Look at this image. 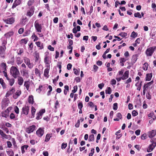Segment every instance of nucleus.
<instances>
[{
	"mask_svg": "<svg viewBox=\"0 0 156 156\" xmlns=\"http://www.w3.org/2000/svg\"><path fill=\"white\" fill-rule=\"evenodd\" d=\"M10 73L14 78H16L20 74L18 69L16 67L12 66L10 69Z\"/></svg>",
	"mask_w": 156,
	"mask_h": 156,
	"instance_id": "1",
	"label": "nucleus"
},
{
	"mask_svg": "<svg viewBox=\"0 0 156 156\" xmlns=\"http://www.w3.org/2000/svg\"><path fill=\"white\" fill-rule=\"evenodd\" d=\"M156 48V47H151L148 48L145 51L147 56H151Z\"/></svg>",
	"mask_w": 156,
	"mask_h": 156,
	"instance_id": "2",
	"label": "nucleus"
},
{
	"mask_svg": "<svg viewBox=\"0 0 156 156\" xmlns=\"http://www.w3.org/2000/svg\"><path fill=\"white\" fill-rule=\"evenodd\" d=\"M6 43L5 41H3L2 46H0V55L1 57H3L4 56L5 50L6 49L5 46Z\"/></svg>",
	"mask_w": 156,
	"mask_h": 156,
	"instance_id": "3",
	"label": "nucleus"
},
{
	"mask_svg": "<svg viewBox=\"0 0 156 156\" xmlns=\"http://www.w3.org/2000/svg\"><path fill=\"white\" fill-rule=\"evenodd\" d=\"M23 59L24 62L29 68L31 69L33 67V65L32 63H30V60L28 58L24 57Z\"/></svg>",
	"mask_w": 156,
	"mask_h": 156,
	"instance_id": "4",
	"label": "nucleus"
},
{
	"mask_svg": "<svg viewBox=\"0 0 156 156\" xmlns=\"http://www.w3.org/2000/svg\"><path fill=\"white\" fill-rule=\"evenodd\" d=\"M34 26L37 32L39 33L41 32V29H42L41 26V24H39V23L37 22V21H36L35 22Z\"/></svg>",
	"mask_w": 156,
	"mask_h": 156,
	"instance_id": "5",
	"label": "nucleus"
},
{
	"mask_svg": "<svg viewBox=\"0 0 156 156\" xmlns=\"http://www.w3.org/2000/svg\"><path fill=\"white\" fill-rule=\"evenodd\" d=\"M156 146V142H153L150 145L147 149V152H151Z\"/></svg>",
	"mask_w": 156,
	"mask_h": 156,
	"instance_id": "6",
	"label": "nucleus"
},
{
	"mask_svg": "<svg viewBox=\"0 0 156 156\" xmlns=\"http://www.w3.org/2000/svg\"><path fill=\"white\" fill-rule=\"evenodd\" d=\"M6 65L5 63H1L0 65V74L2 73V72L4 70H6Z\"/></svg>",
	"mask_w": 156,
	"mask_h": 156,
	"instance_id": "7",
	"label": "nucleus"
},
{
	"mask_svg": "<svg viewBox=\"0 0 156 156\" xmlns=\"http://www.w3.org/2000/svg\"><path fill=\"white\" fill-rule=\"evenodd\" d=\"M44 133V130L41 128H39L36 131L37 135L40 137L42 136Z\"/></svg>",
	"mask_w": 156,
	"mask_h": 156,
	"instance_id": "8",
	"label": "nucleus"
},
{
	"mask_svg": "<svg viewBox=\"0 0 156 156\" xmlns=\"http://www.w3.org/2000/svg\"><path fill=\"white\" fill-rule=\"evenodd\" d=\"M45 112V110L44 109H42L40 110L39 112L37 114V116L36 119L37 120L41 119L42 115Z\"/></svg>",
	"mask_w": 156,
	"mask_h": 156,
	"instance_id": "9",
	"label": "nucleus"
},
{
	"mask_svg": "<svg viewBox=\"0 0 156 156\" xmlns=\"http://www.w3.org/2000/svg\"><path fill=\"white\" fill-rule=\"evenodd\" d=\"M35 126L34 125L30 126L29 128L27 129L26 131L28 133H30L34 131L35 129Z\"/></svg>",
	"mask_w": 156,
	"mask_h": 156,
	"instance_id": "10",
	"label": "nucleus"
},
{
	"mask_svg": "<svg viewBox=\"0 0 156 156\" xmlns=\"http://www.w3.org/2000/svg\"><path fill=\"white\" fill-rule=\"evenodd\" d=\"M29 110V107L27 106H25L22 108L23 113L25 115H27L28 114Z\"/></svg>",
	"mask_w": 156,
	"mask_h": 156,
	"instance_id": "11",
	"label": "nucleus"
},
{
	"mask_svg": "<svg viewBox=\"0 0 156 156\" xmlns=\"http://www.w3.org/2000/svg\"><path fill=\"white\" fill-rule=\"evenodd\" d=\"M9 107L6 110L2 113V116L6 118H7L9 116Z\"/></svg>",
	"mask_w": 156,
	"mask_h": 156,
	"instance_id": "12",
	"label": "nucleus"
},
{
	"mask_svg": "<svg viewBox=\"0 0 156 156\" xmlns=\"http://www.w3.org/2000/svg\"><path fill=\"white\" fill-rule=\"evenodd\" d=\"M21 93V90H18L16 91V92L13 94V97L14 98L16 99L20 96Z\"/></svg>",
	"mask_w": 156,
	"mask_h": 156,
	"instance_id": "13",
	"label": "nucleus"
},
{
	"mask_svg": "<svg viewBox=\"0 0 156 156\" xmlns=\"http://www.w3.org/2000/svg\"><path fill=\"white\" fill-rule=\"evenodd\" d=\"M21 73H23V76L27 78L29 76L28 73V71L25 69H22L21 71Z\"/></svg>",
	"mask_w": 156,
	"mask_h": 156,
	"instance_id": "14",
	"label": "nucleus"
},
{
	"mask_svg": "<svg viewBox=\"0 0 156 156\" xmlns=\"http://www.w3.org/2000/svg\"><path fill=\"white\" fill-rule=\"evenodd\" d=\"M24 80L23 78L21 76H18V83L20 85H22L23 82Z\"/></svg>",
	"mask_w": 156,
	"mask_h": 156,
	"instance_id": "15",
	"label": "nucleus"
},
{
	"mask_svg": "<svg viewBox=\"0 0 156 156\" xmlns=\"http://www.w3.org/2000/svg\"><path fill=\"white\" fill-rule=\"evenodd\" d=\"M156 134V131L154 130H152L148 133V136L150 138L154 137Z\"/></svg>",
	"mask_w": 156,
	"mask_h": 156,
	"instance_id": "16",
	"label": "nucleus"
},
{
	"mask_svg": "<svg viewBox=\"0 0 156 156\" xmlns=\"http://www.w3.org/2000/svg\"><path fill=\"white\" fill-rule=\"evenodd\" d=\"M129 72L128 71H126L122 76V80H124L127 78L129 77Z\"/></svg>",
	"mask_w": 156,
	"mask_h": 156,
	"instance_id": "17",
	"label": "nucleus"
},
{
	"mask_svg": "<svg viewBox=\"0 0 156 156\" xmlns=\"http://www.w3.org/2000/svg\"><path fill=\"white\" fill-rule=\"evenodd\" d=\"M28 102L31 104H33L34 102V97L32 95L29 96L28 99Z\"/></svg>",
	"mask_w": 156,
	"mask_h": 156,
	"instance_id": "18",
	"label": "nucleus"
},
{
	"mask_svg": "<svg viewBox=\"0 0 156 156\" xmlns=\"http://www.w3.org/2000/svg\"><path fill=\"white\" fill-rule=\"evenodd\" d=\"M3 101L5 105V106H8L9 103V98H5L4 99Z\"/></svg>",
	"mask_w": 156,
	"mask_h": 156,
	"instance_id": "19",
	"label": "nucleus"
},
{
	"mask_svg": "<svg viewBox=\"0 0 156 156\" xmlns=\"http://www.w3.org/2000/svg\"><path fill=\"white\" fill-rule=\"evenodd\" d=\"M34 11L33 9H30L27 12V16H31L34 14Z\"/></svg>",
	"mask_w": 156,
	"mask_h": 156,
	"instance_id": "20",
	"label": "nucleus"
},
{
	"mask_svg": "<svg viewBox=\"0 0 156 156\" xmlns=\"http://www.w3.org/2000/svg\"><path fill=\"white\" fill-rule=\"evenodd\" d=\"M20 0H16L12 5V8H13L15 7L17 5L20 4Z\"/></svg>",
	"mask_w": 156,
	"mask_h": 156,
	"instance_id": "21",
	"label": "nucleus"
},
{
	"mask_svg": "<svg viewBox=\"0 0 156 156\" xmlns=\"http://www.w3.org/2000/svg\"><path fill=\"white\" fill-rule=\"evenodd\" d=\"M24 86H25L27 90H28L30 87V82L28 81H25L24 82Z\"/></svg>",
	"mask_w": 156,
	"mask_h": 156,
	"instance_id": "22",
	"label": "nucleus"
},
{
	"mask_svg": "<svg viewBox=\"0 0 156 156\" xmlns=\"http://www.w3.org/2000/svg\"><path fill=\"white\" fill-rule=\"evenodd\" d=\"M142 85V82L140 83H139L138 82L136 83V86L137 87V90H140L141 89V87Z\"/></svg>",
	"mask_w": 156,
	"mask_h": 156,
	"instance_id": "23",
	"label": "nucleus"
},
{
	"mask_svg": "<svg viewBox=\"0 0 156 156\" xmlns=\"http://www.w3.org/2000/svg\"><path fill=\"white\" fill-rule=\"evenodd\" d=\"M28 147V146L26 145H24L21 147L22 152L23 154L25 152V150H24V148H25L26 150H27Z\"/></svg>",
	"mask_w": 156,
	"mask_h": 156,
	"instance_id": "24",
	"label": "nucleus"
},
{
	"mask_svg": "<svg viewBox=\"0 0 156 156\" xmlns=\"http://www.w3.org/2000/svg\"><path fill=\"white\" fill-rule=\"evenodd\" d=\"M112 89L110 87H108L105 90V93L106 94H110L112 93Z\"/></svg>",
	"mask_w": 156,
	"mask_h": 156,
	"instance_id": "25",
	"label": "nucleus"
},
{
	"mask_svg": "<svg viewBox=\"0 0 156 156\" xmlns=\"http://www.w3.org/2000/svg\"><path fill=\"white\" fill-rule=\"evenodd\" d=\"M152 75L151 74H147L146 75V80L149 81L150 80L152 77Z\"/></svg>",
	"mask_w": 156,
	"mask_h": 156,
	"instance_id": "26",
	"label": "nucleus"
},
{
	"mask_svg": "<svg viewBox=\"0 0 156 156\" xmlns=\"http://www.w3.org/2000/svg\"><path fill=\"white\" fill-rule=\"evenodd\" d=\"M94 140V136L93 134H92L90 135L89 137V141H93Z\"/></svg>",
	"mask_w": 156,
	"mask_h": 156,
	"instance_id": "27",
	"label": "nucleus"
},
{
	"mask_svg": "<svg viewBox=\"0 0 156 156\" xmlns=\"http://www.w3.org/2000/svg\"><path fill=\"white\" fill-rule=\"evenodd\" d=\"M49 69L48 68L46 69L44 71V75L45 76L48 77V74L49 73Z\"/></svg>",
	"mask_w": 156,
	"mask_h": 156,
	"instance_id": "28",
	"label": "nucleus"
},
{
	"mask_svg": "<svg viewBox=\"0 0 156 156\" xmlns=\"http://www.w3.org/2000/svg\"><path fill=\"white\" fill-rule=\"evenodd\" d=\"M37 46L40 48V49H42L43 48V45L42 44H41L39 42H36Z\"/></svg>",
	"mask_w": 156,
	"mask_h": 156,
	"instance_id": "29",
	"label": "nucleus"
},
{
	"mask_svg": "<svg viewBox=\"0 0 156 156\" xmlns=\"http://www.w3.org/2000/svg\"><path fill=\"white\" fill-rule=\"evenodd\" d=\"M51 136H50V134H48L46 136L45 139V141L46 142H48L50 140Z\"/></svg>",
	"mask_w": 156,
	"mask_h": 156,
	"instance_id": "30",
	"label": "nucleus"
},
{
	"mask_svg": "<svg viewBox=\"0 0 156 156\" xmlns=\"http://www.w3.org/2000/svg\"><path fill=\"white\" fill-rule=\"evenodd\" d=\"M35 73L36 75L39 77L40 76L41 74L39 70L37 68H35Z\"/></svg>",
	"mask_w": 156,
	"mask_h": 156,
	"instance_id": "31",
	"label": "nucleus"
},
{
	"mask_svg": "<svg viewBox=\"0 0 156 156\" xmlns=\"http://www.w3.org/2000/svg\"><path fill=\"white\" fill-rule=\"evenodd\" d=\"M36 109L34 108V107L32 106L31 107V114L33 116V117L34 116V115L36 112Z\"/></svg>",
	"mask_w": 156,
	"mask_h": 156,
	"instance_id": "32",
	"label": "nucleus"
},
{
	"mask_svg": "<svg viewBox=\"0 0 156 156\" xmlns=\"http://www.w3.org/2000/svg\"><path fill=\"white\" fill-rule=\"evenodd\" d=\"M134 16L136 17H138L139 18H140L142 17L141 15L139 12L135 13L134 14Z\"/></svg>",
	"mask_w": 156,
	"mask_h": 156,
	"instance_id": "33",
	"label": "nucleus"
},
{
	"mask_svg": "<svg viewBox=\"0 0 156 156\" xmlns=\"http://www.w3.org/2000/svg\"><path fill=\"white\" fill-rule=\"evenodd\" d=\"M148 65L147 63H145L144 65V69L145 70H146L147 69Z\"/></svg>",
	"mask_w": 156,
	"mask_h": 156,
	"instance_id": "34",
	"label": "nucleus"
},
{
	"mask_svg": "<svg viewBox=\"0 0 156 156\" xmlns=\"http://www.w3.org/2000/svg\"><path fill=\"white\" fill-rule=\"evenodd\" d=\"M119 35L122 37H125L127 35V34L125 32H121L119 34Z\"/></svg>",
	"mask_w": 156,
	"mask_h": 156,
	"instance_id": "35",
	"label": "nucleus"
},
{
	"mask_svg": "<svg viewBox=\"0 0 156 156\" xmlns=\"http://www.w3.org/2000/svg\"><path fill=\"white\" fill-rule=\"evenodd\" d=\"M34 2V0H29L27 3L29 6L32 5Z\"/></svg>",
	"mask_w": 156,
	"mask_h": 156,
	"instance_id": "36",
	"label": "nucleus"
},
{
	"mask_svg": "<svg viewBox=\"0 0 156 156\" xmlns=\"http://www.w3.org/2000/svg\"><path fill=\"white\" fill-rule=\"evenodd\" d=\"M42 89H43V86L42 85H40L39 86L38 89H37V90L38 91V92H39V93H40L42 90Z\"/></svg>",
	"mask_w": 156,
	"mask_h": 156,
	"instance_id": "37",
	"label": "nucleus"
},
{
	"mask_svg": "<svg viewBox=\"0 0 156 156\" xmlns=\"http://www.w3.org/2000/svg\"><path fill=\"white\" fill-rule=\"evenodd\" d=\"M77 90V86H74L73 87V89L72 90V92L75 93Z\"/></svg>",
	"mask_w": 156,
	"mask_h": 156,
	"instance_id": "38",
	"label": "nucleus"
},
{
	"mask_svg": "<svg viewBox=\"0 0 156 156\" xmlns=\"http://www.w3.org/2000/svg\"><path fill=\"white\" fill-rule=\"evenodd\" d=\"M123 72L124 70L123 69L121 70V71H119V72L117 76H119L122 75H123Z\"/></svg>",
	"mask_w": 156,
	"mask_h": 156,
	"instance_id": "39",
	"label": "nucleus"
},
{
	"mask_svg": "<svg viewBox=\"0 0 156 156\" xmlns=\"http://www.w3.org/2000/svg\"><path fill=\"white\" fill-rule=\"evenodd\" d=\"M137 34L135 32L133 31L132 32L131 35V37H135L137 36Z\"/></svg>",
	"mask_w": 156,
	"mask_h": 156,
	"instance_id": "40",
	"label": "nucleus"
},
{
	"mask_svg": "<svg viewBox=\"0 0 156 156\" xmlns=\"http://www.w3.org/2000/svg\"><path fill=\"white\" fill-rule=\"evenodd\" d=\"M44 62L46 64H48L49 63V61L47 57H46L44 59Z\"/></svg>",
	"mask_w": 156,
	"mask_h": 156,
	"instance_id": "41",
	"label": "nucleus"
},
{
	"mask_svg": "<svg viewBox=\"0 0 156 156\" xmlns=\"http://www.w3.org/2000/svg\"><path fill=\"white\" fill-rule=\"evenodd\" d=\"M113 109L114 110H116L117 109L118 107H117V103H115L113 104Z\"/></svg>",
	"mask_w": 156,
	"mask_h": 156,
	"instance_id": "42",
	"label": "nucleus"
},
{
	"mask_svg": "<svg viewBox=\"0 0 156 156\" xmlns=\"http://www.w3.org/2000/svg\"><path fill=\"white\" fill-rule=\"evenodd\" d=\"M138 115V112L135 110H133L132 112V115L133 116H135Z\"/></svg>",
	"mask_w": 156,
	"mask_h": 156,
	"instance_id": "43",
	"label": "nucleus"
},
{
	"mask_svg": "<svg viewBox=\"0 0 156 156\" xmlns=\"http://www.w3.org/2000/svg\"><path fill=\"white\" fill-rule=\"evenodd\" d=\"M5 71L6 70H4V71L2 72H3L4 76L6 78V79L8 80H9V78L8 77L7 73L6 72H5Z\"/></svg>",
	"mask_w": 156,
	"mask_h": 156,
	"instance_id": "44",
	"label": "nucleus"
},
{
	"mask_svg": "<svg viewBox=\"0 0 156 156\" xmlns=\"http://www.w3.org/2000/svg\"><path fill=\"white\" fill-rule=\"evenodd\" d=\"M14 111L16 114L19 113V109L17 106H16L14 108Z\"/></svg>",
	"mask_w": 156,
	"mask_h": 156,
	"instance_id": "45",
	"label": "nucleus"
},
{
	"mask_svg": "<svg viewBox=\"0 0 156 156\" xmlns=\"http://www.w3.org/2000/svg\"><path fill=\"white\" fill-rule=\"evenodd\" d=\"M94 153V149L92 148L91 150V152L89 154V156H92Z\"/></svg>",
	"mask_w": 156,
	"mask_h": 156,
	"instance_id": "46",
	"label": "nucleus"
},
{
	"mask_svg": "<svg viewBox=\"0 0 156 156\" xmlns=\"http://www.w3.org/2000/svg\"><path fill=\"white\" fill-rule=\"evenodd\" d=\"M78 107L79 109H81L83 107V104L81 102H80L78 104Z\"/></svg>",
	"mask_w": 156,
	"mask_h": 156,
	"instance_id": "47",
	"label": "nucleus"
},
{
	"mask_svg": "<svg viewBox=\"0 0 156 156\" xmlns=\"http://www.w3.org/2000/svg\"><path fill=\"white\" fill-rule=\"evenodd\" d=\"M28 40L26 39H22L21 40V42L23 43H24L25 44H26L27 43V42Z\"/></svg>",
	"mask_w": 156,
	"mask_h": 156,
	"instance_id": "48",
	"label": "nucleus"
},
{
	"mask_svg": "<svg viewBox=\"0 0 156 156\" xmlns=\"http://www.w3.org/2000/svg\"><path fill=\"white\" fill-rule=\"evenodd\" d=\"M67 146V144L63 143L62 145L61 148L62 149H65Z\"/></svg>",
	"mask_w": 156,
	"mask_h": 156,
	"instance_id": "49",
	"label": "nucleus"
},
{
	"mask_svg": "<svg viewBox=\"0 0 156 156\" xmlns=\"http://www.w3.org/2000/svg\"><path fill=\"white\" fill-rule=\"evenodd\" d=\"M104 84L103 83H100L98 84V87L100 89H102V87L104 86Z\"/></svg>",
	"mask_w": 156,
	"mask_h": 156,
	"instance_id": "50",
	"label": "nucleus"
},
{
	"mask_svg": "<svg viewBox=\"0 0 156 156\" xmlns=\"http://www.w3.org/2000/svg\"><path fill=\"white\" fill-rule=\"evenodd\" d=\"M24 31V29L22 28H20L19 30H18V32L19 34H22Z\"/></svg>",
	"mask_w": 156,
	"mask_h": 156,
	"instance_id": "51",
	"label": "nucleus"
},
{
	"mask_svg": "<svg viewBox=\"0 0 156 156\" xmlns=\"http://www.w3.org/2000/svg\"><path fill=\"white\" fill-rule=\"evenodd\" d=\"M116 116L120 119H121L122 118V115L120 113H118L116 115Z\"/></svg>",
	"mask_w": 156,
	"mask_h": 156,
	"instance_id": "52",
	"label": "nucleus"
},
{
	"mask_svg": "<svg viewBox=\"0 0 156 156\" xmlns=\"http://www.w3.org/2000/svg\"><path fill=\"white\" fill-rule=\"evenodd\" d=\"M80 124V121L79 120H78L76 122V124L75 125V126L76 127H78L79 126Z\"/></svg>",
	"mask_w": 156,
	"mask_h": 156,
	"instance_id": "53",
	"label": "nucleus"
},
{
	"mask_svg": "<svg viewBox=\"0 0 156 156\" xmlns=\"http://www.w3.org/2000/svg\"><path fill=\"white\" fill-rule=\"evenodd\" d=\"M48 48L50 50V51H53L54 50V48L52 47L51 45H49L48 46Z\"/></svg>",
	"mask_w": 156,
	"mask_h": 156,
	"instance_id": "54",
	"label": "nucleus"
},
{
	"mask_svg": "<svg viewBox=\"0 0 156 156\" xmlns=\"http://www.w3.org/2000/svg\"><path fill=\"white\" fill-rule=\"evenodd\" d=\"M15 18L13 17L10 18V24H12L15 22Z\"/></svg>",
	"mask_w": 156,
	"mask_h": 156,
	"instance_id": "55",
	"label": "nucleus"
},
{
	"mask_svg": "<svg viewBox=\"0 0 156 156\" xmlns=\"http://www.w3.org/2000/svg\"><path fill=\"white\" fill-rule=\"evenodd\" d=\"M15 116L14 114L13 113H11L10 114V119H15Z\"/></svg>",
	"mask_w": 156,
	"mask_h": 156,
	"instance_id": "56",
	"label": "nucleus"
},
{
	"mask_svg": "<svg viewBox=\"0 0 156 156\" xmlns=\"http://www.w3.org/2000/svg\"><path fill=\"white\" fill-rule=\"evenodd\" d=\"M4 21V22L6 24H10V19H8L7 20H5Z\"/></svg>",
	"mask_w": 156,
	"mask_h": 156,
	"instance_id": "57",
	"label": "nucleus"
},
{
	"mask_svg": "<svg viewBox=\"0 0 156 156\" xmlns=\"http://www.w3.org/2000/svg\"><path fill=\"white\" fill-rule=\"evenodd\" d=\"M72 66V65L71 64H70V63L68 64L67 66V69L68 70L70 69H71Z\"/></svg>",
	"mask_w": 156,
	"mask_h": 156,
	"instance_id": "58",
	"label": "nucleus"
},
{
	"mask_svg": "<svg viewBox=\"0 0 156 156\" xmlns=\"http://www.w3.org/2000/svg\"><path fill=\"white\" fill-rule=\"evenodd\" d=\"M30 30H28L25 33V36H27L30 34Z\"/></svg>",
	"mask_w": 156,
	"mask_h": 156,
	"instance_id": "59",
	"label": "nucleus"
},
{
	"mask_svg": "<svg viewBox=\"0 0 156 156\" xmlns=\"http://www.w3.org/2000/svg\"><path fill=\"white\" fill-rule=\"evenodd\" d=\"M43 154L44 156H48V154L47 151H44L43 153Z\"/></svg>",
	"mask_w": 156,
	"mask_h": 156,
	"instance_id": "60",
	"label": "nucleus"
},
{
	"mask_svg": "<svg viewBox=\"0 0 156 156\" xmlns=\"http://www.w3.org/2000/svg\"><path fill=\"white\" fill-rule=\"evenodd\" d=\"M146 134H143L141 137V138L142 140H144L146 139Z\"/></svg>",
	"mask_w": 156,
	"mask_h": 156,
	"instance_id": "61",
	"label": "nucleus"
},
{
	"mask_svg": "<svg viewBox=\"0 0 156 156\" xmlns=\"http://www.w3.org/2000/svg\"><path fill=\"white\" fill-rule=\"evenodd\" d=\"M126 60L124 58H121L120 59V63L124 62Z\"/></svg>",
	"mask_w": 156,
	"mask_h": 156,
	"instance_id": "62",
	"label": "nucleus"
},
{
	"mask_svg": "<svg viewBox=\"0 0 156 156\" xmlns=\"http://www.w3.org/2000/svg\"><path fill=\"white\" fill-rule=\"evenodd\" d=\"M111 83L112 84H115L116 83V81L115 79H112L111 81Z\"/></svg>",
	"mask_w": 156,
	"mask_h": 156,
	"instance_id": "63",
	"label": "nucleus"
},
{
	"mask_svg": "<svg viewBox=\"0 0 156 156\" xmlns=\"http://www.w3.org/2000/svg\"><path fill=\"white\" fill-rule=\"evenodd\" d=\"M140 131L139 129H138L136 131L135 133L136 135H140Z\"/></svg>",
	"mask_w": 156,
	"mask_h": 156,
	"instance_id": "64",
	"label": "nucleus"
}]
</instances>
